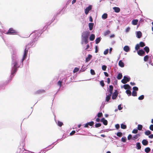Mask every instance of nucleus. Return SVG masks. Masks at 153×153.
Listing matches in <instances>:
<instances>
[{"label":"nucleus","instance_id":"nucleus-1","mask_svg":"<svg viewBox=\"0 0 153 153\" xmlns=\"http://www.w3.org/2000/svg\"><path fill=\"white\" fill-rule=\"evenodd\" d=\"M28 50V48H27V46H26V48L24 50V54L22 59L20 61V64L19 65H18L17 62L18 61L17 59V58H15V59H14V58L13 59V67L12 69V70L11 74H13L15 73L17 70L18 68L20 66H22L23 64V61L26 58V56L27 55V53Z\"/></svg>","mask_w":153,"mask_h":153},{"label":"nucleus","instance_id":"nucleus-2","mask_svg":"<svg viewBox=\"0 0 153 153\" xmlns=\"http://www.w3.org/2000/svg\"><path fill=\"white\" fill-rule=\"evenodd\" d=\"M89 35V33L88 32H85L82 33L81 42L82 44H86L88 43V37Z\"/></svg>","mask_w":153,"mask_h":153},{"label":"nucleus","instance_id":"nucleus-3","mask_svg":"<svg viewBox=\"0 0 153 153\" xmlns=\"http://www.w3.org/2000/svg\"><path fill=\"white\" fill-rule=\"evenodd\" d=\"M39 33V32L38 31H36L34 32L30 36V37L32 38V39L33 40L32 42V43L34 42H35L37 40L38 37Z\"/></svg>","mask_w":153,"mask_h":153},{"label":"nucleus","instance_id":"nucleus-4","mask_svg":"<svg viewBox=\"0 0 153 153\" xmlns=\"http://www.w3.org/2000/svg\"><path fill=\"white\" fill-rule=\"evenodd\" d=\"M18 33L17 31L13 28H10L8 30L7 33V34L13 35L14 34H16Z\"/></svg>","mask_w":153,"mask_h":153},{"label":"nucleus","instance_id":"nucleus-5","mask_svg":"<svg viewBox=\"0 0 153 153\" xmlns=\"http://www.w3.org/2000/svg\"><path fill=\"white\" fill-rule=\"evenodd\" d=\"M130 80V78L129 77L125 76L123 77V79L121 80V82L123 84H125L129 81Z\"/></svg>","mask_w":153,"mask_h":153},{"label":"nucleus","instance_id":"nucleus-6","mask_svg":"<svg viewBox=\"0 0 153 153\" xmlns=\"http://www.w3.org/2000/svg\"><path fill=\"white\" fill-rule=\"evenodd\" d=\"M45 90L43 89H40L36 91L35 94H40L45 93Z\"/></svg>","mask_w":153,"mask_h":153},{"label":"nucleus","instance_id":"nucleus-7","mask_svg":"<svg viewBox=\"0 0 153 153\" xmlns=\"http://www.w3.org/2000/svg\"><path fill=\"white\" fill-rule=\"evenodd\" d=\"M118 93L117 90H115L114 92L112 94V98L113 100L116 99L118 96Z\"/></svg>","mask_w":153,"mask_h":153},{"label":"nucleus","instance_id":"nucleus-8","mask_svg":"<svg viewBox=\"0 0 153 153\" xmlns=\"http://www.w3.org/2000/svg\"><path fill=\"white\" fill-rule=\"evenodd\" d=\"M121 87L122 88H124L125 89L127 90L130 89L131 88L130 86L128 84H126L121 86Z\"/></svg>","mask_w":153,"mask_h":153},{"label":"nucleus","instance_id":"nucleus-9","mask_svg":"<svg viewBox=\"0 0 153 153\" xmlns=\"http://www.w3.org/2000/svg\"><path fill=\"white\" fill-rule=\"evenodd\" d=\"M136 36L138 38H140L142 36V33L140 31L136 32Z\"/></svg>","mask_w":153,"mask_h":153},{"label":"nucleus","instance_id":"nucleus-10","mask_svg":"<svg viewBox=\"0 0 153 153\" xmlns=\"http://www.w3.org/2000/svg\"><path fill=\"white\" fill-rule=\"evenodd\" d=\"M144 51L142 50H139L137 51L138 54L140 56L143 55L144 54Z\"/></svg>","mask_w":153,"mask_h":153},{"label":"nucleus","instance_id":"nucleus-11","mask_svg":"<svg viewBox=\"0 0 153 153\" xmlns=\"http://www.w3.org/2000/svg\"><path fill=\"white\" fill-rule=\"evenodd\" d=\"M123 50L126 52H128L130 50V48L128 46H125L123 48Z\"/></svg>","mask_w":153,"mask_h":153},{"label":"nucleus","instance_id":"nucleus-12","mask_svg":"<svg viewBox=\"0 0 153 153\" xmlns=\"http://www.w3.org/2000/svg\"><path fill=\"white\" fill-rule=\"evenodd\" d=\"M101 121L102 122L103 124L105 125L107 124L108 122L106 120H105L104 118H102L101 119Z\"/></svg>","mask_w":153,"mask_h":153},{"label":"nucleus","instance_id":"nucleus-13","mask_svg":"<svg viewBox=\"0 0 153 153\" xmlns=\"http://www.w3.org/2000/svg\"><path fill=\"white\" fill-rule=\"evenodd\" d=\"M92 57V55H90V54H89L88 55V57L86 58V59L85 61L86 62H88V61H90V59H91Z\"/></svg>","mask_w":153,"mask_h":153},{"label":"nucleus","instance_id":"nucleus-14","mask_svg":"<svg viewBox=\"0 0 153 153\" xmlns=\"http://www.w3.org/2000/svg\"><path fill=\"white\" fill-rule=\"evenodd\" d=\"M111 95V94H109L108 95H107L105 99V100L107 102L108 101L110 100Z\"/></svg>","mask_w":153,"mask_h":153},{"label":"nucleus","instance_id":"nucleus-15","mask_svg":"<svg viewBox=\"0 0 153 153\" xmlns=\"http://www.w3.org/2000/svg\"><path fill=\"white\" fill-rule=\"evenodd\" d=\"M138 21V20L137 19L133 20L132 21V24L133 25H137Z\"/></svg>","mask_w":153,"mask_h":153},{"label":"nucleus","instance_id":"nucleus-16","mask_svg":"<svg viewBox=\"0 0 153 153\" xmlns=\"http://www.w3.org/2000/svg\"><path fill=\"white\" fill-rule=\"evenodd\" d=\"M94 24L93 23H89L88 26L90 30H92L94 26Z\"/></svg>","mask_w":153,"mask_h":153},{"label":"nucleus","instance_id":"nucleus-17","mask_svg":"<svg viewBox=\"0 0 153 153\" xmlns=\"http://www.w3.org/2000/svg\"><path fill=\"white\" fill-rule=\"evenodd\" d=\"M113 87L112 85H111L109 86V94H112V91L113 90Z\"/></svg>","mask_w":153,"mask_h":153},{"label":"nucleus","instance_id":"nucleus-18","mask_svg":"<svg viewBox=\"0 0 153 153\" xmlns=\"http://www.w3.org/2000/svg\"><path fill=\"white\" fill-rule=\"evenodd\" d=\"M119 65L121 67H123L124 66V63L121 60H120L119 61Z\"/></svg>","mask_w":153,"mask_h":153},{"label":"nucleus","instance_id":"nucleus-19","mask_svg":"<svg viewBox=\"0 0 153 153\" xmlns=\"http://www.w3.org/2000/svg\"><path fill=\"white\" fill-rule=\"evenodd\" d=\"M142 143L144 145H146L148 144V141L146 140H143L142 141Z\"/></svg>","mask_w":153,"mask_h":153},{"label":"nucleus","instance_id":"nucleus-20","mask_svg":"<svg viewBox=\"0 0 153 153\" xmlns=\"http://www.w3.org/2000/svg\"><path fill=\"white\" fill-rule=\"evenodd\" d=\"M95 38V35L94 34H92L90 36V39L91 41H93Z\"/></svg>","mask_w":153,"mask_h":153},{"label":"nucleus","instance_id":"nucleus-21","mask_svg":"<svg viewBox=\"0 0 153 153\" xmlns=\"http://www.w3.org/2000/svg\"><path fill=\"white\" fill-rule=\"evenodd\" d=\"M101 40V38L99 37L97 38L95 40L96 43L97 44Z\"/></svg>","mask_w":153,"mask_h":153},{"label":"nucleus","instance_id":"nucleus-22","mask_svg":"<svg viewBox=\"0 0 153 153\" xmlns=\"http://www.w3.org/2000/svg\"><path fill=\"white\" fill-rule=\"evenodd\" d=\"M137 148V149H140L141 148V146H140V143H137L136 144Z\"/></svg>","mask_w":153,"mask_h":153},{"label":"nucleus","instance_id":"nucleus-23","mask_svg":"<svg viewBox=\"0 0 153 153\" xmlns=\"http://www.w3.org/2000/svg\"><path fill=\"white\" fill-rule=\"evenodd\" d=\"M126 93L128 96L131 95V92L129 89L127 90L126 91Z\"/></svg>","mask_w":153,"mask_h":153},{"label":"nucleus","instance_id":"nucleus-24","mask_svg":"<svg viewBox=\"0 0 153 153\" xmlns=\"http://www.w3.org/2000/svg\"><path fill=\"white\" fill-rule=\"evenodd\" d=\"M121 128L123 129H125L126 128V125L123 124H122L121 125Z\"/></svg>","mask_w":153,"mask_h":153},{"label":"nucleus","instance_id":"nucleus-25","mask_svg":"<svg viewBox=\"0 0 153 153\" xmlns=\"http://www.w3.org/2000/svg\"><path fill=\"white\" fill-rule=\"evenodd\" d=\"M122 77V75L121 74H119L117 75V78L119 79H120Z\"/></svg>","mask_w":153,"mask_h":153},{"label":"nucleus","instance_id":"nucleus-26","mask_svg":"<svg viewBox=\"0 0 153 153\" xmlns=\"http://www.w3.org/2000/svg\"><path fill=\"white\" fill-rule=\"evenodd\" d=\"M107 17V15L106 13H104V14L102 16V18L103 19H106Z\"/></svg>","mask_w":153,"mask_h":153},{"label":"nucleus","instance_id":"nucleus-27","mask_svg":"<svg viewBox=\"0 0 153 153\" xmlns=\"http://www.w3.org/2000/svg\"><path fill=\"white\" fill-rule=\"evenodd\" d=\"M144 49L145 51L147 53H148L149 52V48L148 47L146 46L145 47Z\"/></svg>","mask_w":153,"mask_h":153},{"label":"nucleus","instance_id":"nucleus-28","mask_svg":"<svg viewBox=\"0 0 153 153\" xmlns=\"http://www.w3.org/2000/svg\"><path fill=\"white\" fill-rule=\"evenodd\" d=\"M139 45L141 47H143L145 45V43L143 42H140Z\"/></svg>","mask_w":153,"mask_h":153},{"label":"nucleus","instance_id":"nucleus-29","mask_svg":"<svg viewBox=\"0 0 153 153\" xmlns=\"http://www.w3.org/2000/svg\"><path fill=\"white\" fill-rule=\"evenodd\" d=\"M149 57L148 56L146 55L145 56L144 58V60L145 61H148L149 59Z\"/></svg>","mask_w":153,"mask_h":153},{"label":"nucleus","instance_id":"nucleus-30","mask_svg":"<svg viewBox=\"0 0 153 153\" xmlns=\"http://www.w3.org/2000/svg\"><path fill=\"white\" fill-rule=\"evenodd\" d=\"M145 151L146 153H148L150 151V149L149 147H147L145 149Z\"/></svg>","mask_w":153,"mask_h":153},{"label":"nucleus","instance_id":"nucleus-31","mask_svg":"<svg viewBox=\"0 0 153 153\" xmlns=\"http://www.w3.org/2000/svg\"><path fill=\"white\" fill-rule=\"evenodd\" d=\"M62 82L61 81H59L57 82V85L60 88L62 86Z\"/></svg>","mask_w":153,"mask_h":153},{"label":"nucleus","instance_id":"nucleus-32","mask_svg":"<svg viewBox=\"0 0 153 153\" xmlns=\"http://www.w3.org/2000/svg\"><path fill=\"white\" fill-rule=\"evenodd\" d=\"M151 131L149 130L145 132V134L147 135H149L150 134H151Z\"/></svg>","mask_w":153,"mask_h":153},{"label":"nucleus","instance_id":"nucleus-33","mask_svg":"<svg viewBox=\"0 0 153 153\" xmlns=\"http://www.w3.org/2000/svg\"><path fill=\"white\" fill-rule=\"evenodd\" d=\"M63 123L62 122H61L60 121H58V125L59 126H61L63 125Z\"/></svg>","mask_w":153,"mask_h":153},{"label":"nucleus","instance_id":"nucleus-34","mask_svg":"<svg viewBox=\"0 0 153 153\" xmlns=\"http://www.w3.org/2000/svg\"><path fill=\"white\" fill-rule=\"evenodd\" d=\"M117 135L120 137L122 136L123 135L122 133L121 132H117Z\"/></svg>","mask_w":153,"mask_h":153},{"label":"nucleus","instance_id":"nucleus-35","mask_svg":"<svg viewBox=\"0 0 153 153\" xmlns=\"http://www.w3.org/2000/svg\"><path fill=\"white\" fill-rule=\"evenodd\" d=\"M79 68H75L73 72L75 73L77 72L79 70Z\"/></svg>","mask_w":153,"mask_h":153},{"label":"nucleus","instance_id":"nucleus-36","mask_svg":"<svg viewBox=\"0 0 153 153\" xmlns=\"http://www.w3.org/2000/svg\"><path fill=\"white\" fill-rule=\"evenodd\" d=\"M138 136L139 135L138 134H136L133 137V139L135 140L136 139H137Z\"/></svg>","mask_w":153,"mask_h":153},{"label":"nucleus","instance_id":"nucleus-37","mask_svg":"<svg viewBox=\"0 0 153 153\" xmlns=\"http://www.w3.org/2000/svg\"><path fill=\"white\" fill-rule=\"evenodd\" d=\"M142 128V126L141 125H138V129L139 130H141Z\"/></svg>","mask_w":153,"mask_h":153},{"label":"nucleus","instance_id":"nucleus-38","mask_svg":"<svg viewBox=\"0 0 153 153\" xmlns=\"http://www.w3.org/2000/svg\"><path fill=\"white\" fill-rule=\"evenodd\" d=\"M140 47V46L139 45V44H137L135 46V50L137 51L138 50L139 48Z\"/></svg>","mask_w":153,"mask_h":153},{"label":"nucleus","instance_id":"nucleus-39","mask_svg":"<svg viewBox=\"0 0 153 153\" xmlns=\"http://www.w3.org/2000/svg\"><path fill=\"white\" fill-rule=\"evenodd\" d=\"M121 140L123 142H125L126 141V137H123L121 139Z\"/></svg>","mask_w":153,"mask_h":153},{"label":"nucleus","instance_id":"nucleus-40","mask_svg":"<svg viewBox=\"0 0 153 153\" xmlns=\"http://www.w3.org/2000/svg\"><path fill=\"white\" fill-rule=\"evenodd\" d=\"M90 72L91 74L92 75H94L95 74L94 71L93 69L91 70Z\"/></svg>","mask_w":153,"mask_h":153},{"label":"nucleus","instance_id":"nucleus-41","mask_svg":"<svg viewBox=\"0 0 153 153\" xmlns=\"http://www.w3.org/2000/svg\"><path fill=\"white\" fill-rule=\"evenodd\" d=\"M92 8L91 5H89L88 7H86L85 10H91Z\"/></svg>","mask_w":153,"mask_h":153},{"label":"nucleus","instance_id":"nucleus-42","mask_svg":"<svg viewBox=\"0 0 153 153\" xmlns=\"http://www.w3.org/2000/svg\"><path fill=\"white\" fill-rule=\"evenodd\" d=\"M106 68L107 67L105 65H103L102 66V69L103 71H105L106 69Z\"/></svg>","mask_w":153,"mask_h":153},{"label":"nucleus","instance_id":"nucleus-43","mask_svg":"<svg viewBox=\"0 0 153 153\" xmlns=\"http://www.w3.org/2000/svg\"><path fill=\"white\" fill-rule=\"evenodd\" d=\"M132 95L133 96H135L137 95V92L134 91H133L132 92Z\"/></svg>","mask_w":153,"mask_h":153},{"label":"nucleus","instance_id":"nucleus-44","mask_svg":"<svg viewBox=\"0 0 153 153\" xmlns=\"http://www.w3.org/2000/svg\"><path fill=\"white\" fill-rule=\"evenodd\" d=\"M108 49L105 50L104 52V54L105 55L107 54L108 53Z\"/></svg>","mask_w":153,"mask_h":153},{"label":"nucleus","instance_id":"nucleus-45","mask_svg":"<svg viewBox=\"0 0 153 153\" xmlns=\"http://www.w3.org/2000/svg\"><path fill=\"white\" fill-rule=\"evenodd\" d=\"M88 123V125H89L90 126H92L94 124V122L93 121H91L90 122H89V123Z\"/></svg>","mask_w":153,"mask_h":153},{"label":"nucleus","instance_id":"nucleus-46","mask_svg":"<svg viewBox=\"0 0 153 153\" xmlns=\"http://www.w3.org/2000/svg\"><path fill=\"white\" fill-rule=\"evenodd\" d=\"M144 96L143 95H142L139 97L138 99L139 100H143L144 98Z\"/></svg>","mask_w":153,"mask_h":153},{"label":"nucleus","instance_id":"nucleus-47","mask_svg":"<svg viewBox=\"0 0 153 153\" xmlns=\"http://www.w3.org/2000/svg\"><path fill=\"white\" fill-rule=\"evenodd\" d=\"M137 129H134L133 130L132 133L134 134H136L137 133Z\"/></svg>","mask_w":153,"mask_h":153},{"label":"nucleus","instance_id":"nucleus-48","mask_svg":"<svg viewBox=\"0 0 153 153\" xmlns=\"http://www.w3.org/2000/svg\"><path fill=\"white\" fill-rule=\"evenodd\" d=\"M101 126V124L100 123H97L95 125V126L96 127H99L100 126Z\"/></svg>","mask_w":153,"mask_h":153},{"label":"nucleus","instance_id":"nucleus-49","mask_svg":"<svg viewBox=\"0 0 153 153\" xmlns=\"http://www.w3.org/2000/svg\"><path fill=\"white\" fill-rule=\"evenodd\" d=\"M100 84L103 87L104 85V83L103 81H101L100 82Z\"/></svg>","mask_w":153,"mask_h":153},{"label":"nucleus","instance_id":"nucleus-50","mask_svg":"<svg viewBox=\"0 0 153 153\" xmlns=\"http://www.w3.org/2000/svg\"><path fill=\"white\" fill-rule=\"evenodd\" d=\"M102 115V113H99L97 114V116L98 117H100Z\"/></svg>","mask_w":153,"mask_h":153},{"label":"nucleus","instance_id":"nucleus-51","mask_svg":"<svg viewBox=\"0 0 153 153\" xmlns=\"http://www.w3.org/2000/svg\"><path fill=\"white\" fill-rule=\"evenodd\" d=\"M133 91H137L138 90V88L136 87H133Z\"/></svg>","mask_w":153,"mask_h":153},{"label":"nucleus","instance_id":"nucleus-52","mask_svg":"<svg viewBox=\"0 0 153 153\" xmlns=\"http://www.w3.org/2000/svg\"><path fill=\"white\" fill-rule=\"evenodd\" d=\"M132 135L131 134H129L128 137V139L129 140L130 139L132 138Z\"/></svg>","mask_w":153,"mask_h":153},{"label":"nucleus","instance_id":"nucleus-53","mask_svg":"<svg viewBox=\"0 0 153 153\" xmlns=\"http://www.w3.org/2000/svg\"><path fill=\"white\" fill-rule=\"evenodd\" d=\"M118 109L119 110H121L122 109V107H121V105H120L118 106Z\"/></svg>","mask_w":153,"mask_h":153},{"label":"nucleus","instance_id":"nucleus-54","mask_svg":"<svg viewBox=\"0 0 153 153\" xmlns=\"http://www.w3.org/2000/svg\"><path fill=\"white\" fill-rule=\"evenodd\" d=\"M115 127L117 129H118L120 128V125L118 124H117L115 125Z\"/></svg>","mask_w":153,"mask_h":153},{"label":"nucleus","instance_id":"nucleus-55","mask_svg":"<svg viewBox=\"0 0 153 153\" xmlns=\"http://www.w3.org/2000/svg\"><path fill=\"white\" fill-rule=\"evenodd\" d=\"M150 129L152 130L153 131V125H151L150 126V127H149Z\"/></svg>","mask_w":153,"mask_h":153},{"label":"nucleus","instance_id":"nucleus-56","mask_svg":"<svg viewBox=\"0 0 153 153\" xmlns=\"http://www.w3.org/2000/svg\"><path fill=\"white\" fill-rule=\"evenodd\" d=\"M110 31L109 30H107L106 32H105V35L109 34L110 33Z\"/></svg>","mask_w":153,"mask_h":153},{"label":"nucleus","instance_id":"nucleus-57","mask_svg":"<svg viewBox=\"0 0 153 153\" xmlns=\"http://www.w3.org/2000/svg\"><path fill=\"white\" fill-rule=\"evenodd\" d=\"M130 28L129 27H128L126 28V32H128L130 30Z\"/></svg>","mask_w":153,"mask_h":153},{"label":"nucleus","instance_id":"nucleus-58","mask_svg":"<svg viewBox=\"0 0 153 153\" xmlns=\"http://www.w3.org/2000/svg\"><path fill=\"white\" fill-rule=\"evenodd\" d=\"M75 133V131H73L70 133V135H72L74 134Z\"/></svg>","mask_w":153,"mask_h":153},{"label":"nucleus","instance_id":"nucleus-59","mask_svg":"<svg viewBox=\"0 0 153 153\" xmlns=\"http://www.w3.org/2000/svg\"><path fill=\"white\" fill-rule=\"evenodd\" d=\"M113 10H120V8L118 7H114L113 8Z\"/></svg>","mask_w":153,"mask_h":153},{"label":"nucleus","instance_id":"nucleus-60","mask_svg":"<svg viewBox=\"0 0 153 153\" xmlns=\"http://www.w3.org/2000/svg\"><path fill=\"white\" fill-rule=\"evenodd\" d=\"M149 137L150 138H153V134H152L150 135L149 136Z\"/></svg>","mask_w":153,"mask_h":153},{"label":"nucleus","instance_id":"nucleus-61","mask_svg":"<svg viewBox=\"0 0 153 153\" xmlns=\"http://www.w3.org/2000/svg\"><path fill=\"white\" fill-rule=\"evenodd\" d=\"M110 82V79L109 78H108L107 79V82L108 84H109Z\"/></svg>","mask_w":153,"mask_h":153},{"label":"nucleus","instance_id":"nucleus-62","mask_svg":"<svg viewBox=\"0 0 153 153\" xmlns=\"http://www.w3.org/2000/svg\"><path fill=\"white\" fill-rule=\"evenodd\" d=\"M89 20L91 22H92L93 21V19L91 16L90 17Z\"/></svg>","mask_w":153,"mask_h":153},{"label":"nucleus","instance_id":"nucleus-63","mask_svg":"<svg viewBox=\"0 0 153 153\" xmlns=\"http://www.w3.org/2000/svg\"><path fill=\"white\" fill-rule=\"evenodd\" d=\"M104 74L105 76H108V74L107 72H104Z\"/></svg>","mask_w":153,"mask_h":153},{"label":"nucleus","instance_id":"nucleus-64","mask_svg":"<svg viewBox=\"0 0 153 153\" xmlns=\"http://www.w3.org/2000/svg\"><path fill=\"white\" fill-rule=\"evenodd\" d=\"M76 0H73L72 1V3L73 4L76 2Z\"/></svg>","mask_w":153,"mask_h":153}]
</instances>
